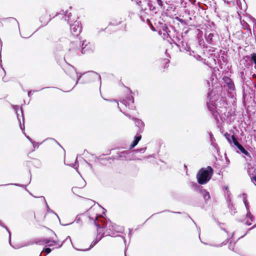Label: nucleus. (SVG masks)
Here are the masks:
<instances>
[{
    "label": "nucleus",
    "instance_id": "obj_17",
    "mask_svg": "<svg viewBox=\"0 0 256 256\" xmlns=\"http://www.w3.org/2000/svg\"><path fill=\"white\" fill-rule=\"evenodd\" d=\"M214 36V34L210 33L208 35V38L210 39V42H212V38Z\"/></svg>",
    "mask_w": 256,
    "mask_h": 256
},
{
    "label": "nucleus",
    "instance_id": "obj_20",
    "mask_svg": "<svg viewBox=\"0 0 256 256\" xmlns=\"http://www.w3.org/2000/svg\"><path fill=\"white\" fill-rule=\"evenodd\" d=\"M252 181H254V182H255L256 183V176H252Z\"/></svg>",
    "mask_w": 256,
    "mask_h": 256
},
{
    "label": "nucleus",
    "instance_id": "obj_8",
    "mask_svg": "<svg viewBox=\"0 0 256 256\" xmlns=\"http://www.w3.org/2000/svg\"><path fill=\"white\" fill-rule=\"evenodd\" d=\"M65 72L68 75H72L76 74V71L73 66L70 65H66L64 68Z\"/></svg>",
    "mask_w": 256,
    "mask_h": 256
},
{
    "label": "nucleus",
    "instance_id": "obj_24",
    "mask_svg": "<svg viewBox=\"0 0 256 256\" xmlns=\"http://www.w3.org/2000/svg\"><path fill=\"white\" fill-rule=\"evenodd\" d=\"M222 102L224 104H226L224 100H223Z\"/></svg>",
    "mask_w": 256,
    "mask_h": 256
},
{
    "label": "nucleus",
    "instance_id": "obj_11",
    "mask_svg": "<svg viewBox=\"0 0 256 256\" xmlns=\"http://www.w3.org/2000/svg\"><path fill=\"white\" fill-rule=\"evenodd\" d=\"M232 142H233L235 146L238 147L240 144L238 141L237 140L236 138L234 135L232 136Z\"/></svg>",
    "mask_w": 256,
    "mask_h": 256
},
{
    "label": "nucleus",
    "instance_id": "obj_6",
    "mask_svg": "<svg viewBox=\"0 0 256 256\" xmlns=\"http://www.w3.org/2000/svg\"><path fill=\"white\" fill-rule=\"evenodd\" d=\"M46 243L48 246L52 247V249L58 248L62 246V243L60 242L46 240Z\"/></svg>",
    "mask_w": 256,
    "mask_h": 256
},
{
    "label": "nucleus",
    "instance_id": "obj_4",
    "mask_svg": "<svg viewBox=\"0 0 256 256\" xmlns=\"http://www.w3.org/2000/svg\"><path fill=\"white\" fill-rule=\"evenodd\" d=\"M222 80L224 82V83L226 84L227 86L230 90H234L235 88V86L234 83L232 80L229 77L224 76L222 78Z\"/></svg>",
    "mask_w": 256,
    "mask_h": 256
},
{
    "label": "nucleus",
    "instance_id": "obj_25",
    "mask_svg": "<svg viewBox=\"0 0 256 256\" xmlns=\"http://www.w3.org/2000/svg\"><path fill=\"white\" fill-rule=\"evenodd\" d=\"M41 254H40V256H41Z\"/></svg>",
    "mask_w": 256,
    "mask_h": 256
},
{
    "label": "nucleus",
    "instance_id": "obj_22",
    "mask_svg": "<svg viewBox=\"0 0 256 256\" xmlns=\"http://www.w3.org/2000/svg\"><path fill=\"white\" fill-rule=\"evenodd\" d=\"M195 186H197V187H198V188H199V186H198L197 185V184H195Z\"/></svg>",
    "mask_w": 256,
    "mask_h": 256
},
{
    "label": "nucleus",
    "instance_id": "obj_7",
    "mask_svg": "<svg viewBox=\"0 0 256 256\" xmlns=\"http://www.w3.org/2000/svg\"><path fill=\"white\" fill-rule=\"evenodd\" d=\"M141 138L142 136L140 134H137L134 136V140L131 143L130 146V148L132 149L134 148L138 144V142L141 140Z\"/></svg>",
    "mask_w": 256,
    "mask_h": 256
},
{
    "label": "nucleus",
    "instance_id": "obj_1",
    "mask_svg": "<svg viewBox=\"0 0 256 256\" xmlns=\"http://www.w3.org/2000/svg\"><path fill=\"white\" fill-rule=\"evenodd\" d=\"M214 170L210 166L206 168H202L196 174L198 182L200 184H206L212 178Z\"/></svg>",
    "mask_w": 256,
    "mask_h": 256
},
{
    "label": "nucleus",
    "instance_id": "obj_23",
    "mask_svg": "<svg viewBox=\"0 0 256 256\" xmlns=\"http://www.w3.org/2000/svg\"><path fill=\"white\" fill-rule=\"evenodd\" d=\"M218 110H219V111H220V112H222V110H220V108H219V109H218Z\"/></svg>",
    "mask_w": 256,
    "mask_h": 256
},
{
    "label": "nucleus",
    "instance_id": "obj_2",
    "mask_svg": "<svg viewBox=\"0 0 256 256\" xmlns=\"http://www.w3.org/2000/svg\"><path fill=\"white\" fill-rule=\"evenodd\" d=\"M170 60L168 59H162L158 61V66L161 72H167L170 66Z\"/></svg>",
    "mask_w": 256,
    "mask_h": 256
},
{
    "label": "nucleus",
    "instance_id": "obj_3",
    "mask_svg": "<svg viewBox=\"0 0 256 256\" xmlns=\"http://www.w3.org/2000/svg\"><path fill=\"white\" fill-rule=\"evenodd\" d=\"M71 32L74 36H78L82 32V28L79 22L76 21L71 26Z\"/></svg>",
    "mask_w": 256,
    "mask_h": 256
},
{
    "label": "nucleus",
    "instance_id": "obj_10",
    "mask_svg": "<svg viewBox=\"0 0 256 256\" xmlns=\"http://www.w3.org/2000/svg\"><path fill=\"white\" fill-rule=\"evenodd\" d=\"M237 148L242 152V153L243 154H245L246 156L250 157V153L246 150L241 144H240L237 147Z\"/></svg>",
    "mask_w": 256,
    "mask_h": 256
},
{
    "label": "nucleus",
    "instance_id": "obj_5",
    "mask_svg": "<svg viewBox=\"0 0 256 256\" xmlns=\"http://www.w3.org/2000/svg\"><path fill=\"white\" fill-rule=\"evenodd\" d=\"M94 46L90 43L86 44L82 48V52L83 54H90L93 52Z\"/></svg>",
    "mask_w": 256,
    "mask_h": 256
},
{
    "label": "nucleus",
    "instance_id": "obj_19",
    "mask_svg": "<svg viewBox=\"0 0 256 256\" xmlns=\"http://www.w3.org/2000/svg\"><path fill=\"white\" fill-rule=\"evenodd\" d=\"M157 0V2L158 3V4L160 6H162V2L161 0Z\"/></svg>",
    "mask_w": 256,
    "mask_h": 256
},
{
    "label": "nucleus",
    "instance_id": "obj_12",
    "mask_svg": "<svg viewBox=\"0 0 256 256\" xmlns=\"http://www.w3.org/2000/svg\"><path fill=\"white\" fill-rule=\"evenodd\" d=\"M80 190L78 186H74L72 188V191L73 192L78 196H80Z\"/></svg>",
    "mask_w": 256,
    "mask_h": 256
},
{
    "label": "nucleus",
    "instance_id": "obj_15",
    "mask_svg": "<svg viewBox=\"0 0 256 256\" xmlns=\"http://www.w3.org/2000/svg\"><path fill=\"white\" fill-rule=\"evenodd\" d=\"M52 249V248H46L43 250L42 252H44L46 254H48L51 252Z\"/></svg>",
    "mask_w": 256,
    "mask_h": 256
},
{
    "label": "nucleus",
    "instance_id": "obj_9",
    "mask_svg": "<svg viewBox=\"0 0 256 256\" xmlns=\"http://www.w3.org/2000/svg\"><path fill=\"white\" fill-rule=\"evenodd\" d=\"M200 192L202 195L203 198L206 202L210 198V194L207 190L200 188Z\"/></svg>",
    "mask_w": 256,
    "mask_h": 256
},
{
    "label": "nucleus",
    "instance_id": "obj_16",
    "mask_svg": "<svg viewBox=\"0 0 256 256\" xmlns=\"http://www.w3.org/2000/svg\"><path fill=\"white\" fill-rule=\"evenodd\" d=\"M28 217H34V219H36V215H35V214L34 212H30L28 214Z\"/></svg>",
    "mask_w": 256,
    "mask_h": 256
},
{
    "label": "nucleus",
    "instance_id": "obj_13",
    "mask_svg": "<svg viewBox=\"0 0 256 256\" xmlns=\"http://www.w3.org/2000/svg\"><path fill=\"white\" fill-rule=\"evenodd\" d=\"M224 136L229 142H232V136L230 134L226 132L224 134Z\"/></svg>",
    "mask_w": 256,
    "mask_h": 256
},
{
    "label": "nucleus",
    "instance_id": "obj_14",
    "mask_svg": "<svg viewBox=\"0 0 256 256\" xmlns=\"http://www.w3.org/2000/svg\"><path fill=\"white\" fill-rule=\"evenodd\" d=\"M251 60L256 64V53H252L250 56Z\"/></svg>",
    "mask_w": 256,
    "mask_h": 256
},
{
    "label": "nucleus",
    "instance_id": "obj_18",
    "mask_svg": "<svg viewBox=\"0 0 256 256\" xmlns=\"http://www.w3.org/2000/svg\"><path fill=\"white\" fill-rule=\"evenodd\" d=\"M94 224H95L98 230V228H99L100 229L102 228L100 226V224H97L96 219L94 221Z\"/></svg>",
    "mask_w": 256,
    "mask_h": 256
},
{
    "label": "nucleus",
    "instance_id": "obj_21",
    "mask_svg": "<svg viewBox=\"0 0 256 256\" xmlns=\"http://www.w3.org/2000/svg\"><path fill=\"white\" fill-rule=\"evenodd\" d=\"M86 76V78H88H88H90L91 77V76H90V74H86V76Z\"/></svg>",
    "mask_w": 256,
    "mask_h": 256
}]
</instances>
